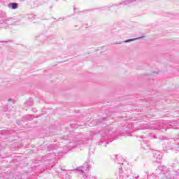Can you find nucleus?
Listing matches in <instances>:
<instances>
[{
    "label": "nucleus",
    "instance_id": "3",
    "mask_svg": "<svg viewBox=\"0 0 179 179\" xmlns=\"http://www.w3.org/2000/svg\"><path fill=\"white\" fill-rule=\"evenodd\" d=\"M8 101H12V99H8Z\"/></svg>",
    "mask_w": 179,
    "mask_h": 179
},
{
    "label": "nucleus",
    "instance_id": "2",
    "mask_svg": "<svg viewBox=\"0 0 179 179\" xmlns=\"http://www.w3.org/2000/svg\"><path fill=\"white\" fill-rule=\"evenodd\" d=\"M139 38H133V39H128V40L125 41L124 43H129L131 41H135V40H139Z\"/></svg>",
    "mask_w": 179,
    "mask_h": 179
},
{
    "label": "nucleus",
    "instance_id": "1",
    "mask_svg": "<svg viewBox=\"0 0 179 179\" xmlns=\"http://www.w3.org/2000/svg\"><path fill=\"white\" fill-rule=\"evenodd\" d=\"M8 8H12V9H17V3H9Z\"/></svg>",
    "mask_w": 179,
    "mask_h": 179
}]
</instances>
